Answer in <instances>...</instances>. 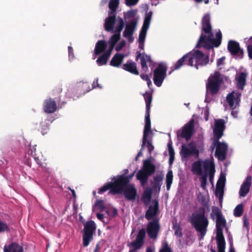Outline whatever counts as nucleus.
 I'll return each instance as SVG.
<instances>
[{
	"instance_id": "f257e3e1",
	"label": "nucleus",
	"mask_w": 252,
	"mask_h": 252,
	"mask_svg": "<svg viewBox=\"0 0 252 252\" xmlns=\"http://www.w3.org/2000/svg\"><path fill=\"white\" fill-rule=\"evenodd\" d=\"M189 222L194 227L196 231L199 233V240L203 239L209 225V220L205 216V210L200 208L198 210L192 213L189 218Z\"/></svg>"
},
{
	"instance_id": "f03ea898",
	"label": "nucleus",
	"mask_w": 252,
	"mask_h": 252,
	"mask_svg": "<svg viewBox=\"0 0 252 252\" xmlns=\"http://www.w3.org/2000/svg\"><path fill=\"white\" fill-rule=\"evenodd\" d=\"M199 159L192 164L191 171L193 175L200 176V186L203 189H205L207 184L208 170L214 163L213 161L214 158H210L211 160Z\"/></svg>"
},
{
	"instance_id": "7ed1b4c3",
	"label": "nucleus",
	"mask_w": 252,
	"mask_h": 252,
	"mask_svg": "<svg viewBox=\"0 0 252 252\" xmlns=\"http://www.w3.org/2000/svg\"><path fill=\"white\" fill-rule=\"evenodd\" d=\"M145 122V123L143 131L141 148L135 158L142 157V152L146 148L147 149V152L148 153V155L147 156V158H152L151 153L154 149V146L152 144V137H151L150 139H148L150 134L152 135L153 134L151 127V122L150 120V111L146 110Z\"/></svg>"
},
{
	"instance_id": "20e7f679",
	"label": "nucleus",
	"mask_w": 252,
	"mask_h": 252,
	"mask_svg": "<svg viewBox=\"0 0 252 252\" xmlns=\"http://www.w3.org/2000/svg\"><path fill=\"white\" fill-rule=\"evenodd\" d=\"M223 82V79L221 73L218 71H215L208 78L206 84V94L212 96L217 94Z\"/></svg>"
},
{
	"instance_id": "39448f33",
	"label": "nucleus",
	"mask_w": 252,
	"mask_h": 252,
	"mask_svg": "<svg viewBox=\"0 0 252 252\" xmlns=\"http://www.w3.org/2000/svg\"><path fill=\"white\" fill-rule=\"evenodd\" d=\"M213 33L211 35L201 33L198 42L196 45V48L203 47L206 49H213V47H218L221 44L222 34L220 31L216 33V38H213Z\"/></svg>"
},
{
	"instance_id": "423d86ee",
	"label": "nucleus",
	"mask_w": 252,
	"mask_h": 252,
	"mask_svg": "<svg viewBox=\"0 0 252 252\" xmlns=\"http://www.w3.org/2000/svg\"><path fill=\"white\" fill-rule=\"evenodd\" d=\"M188 58V65L194 66L197 69L199 67L206 65L209 62V57L200 50H196L187 54Z\"/></svg>"
},
{
	"instance_id": "0eeeda50",
	"label": "nucleus",
	"mask_w": 252,
	"mask_h": 252,
	"mask_svg": "<svg viewBox=\"0 0 252 252\" xmlns=\"http://www.w3.org/2000/svg\"><path fill=\"white\" fill-rule=\"evenodd\" d=\"M213 214L216 217V241L217 242H225L222 227L226 225V220L222 216L221 211L218 208L213 210L211 214L212 217Z\"/></svg>"
},
{
	"instance_id": "6e6552de",
	"label": "nucleus",
	"mask_w": 252,
	"mask_h": 252,
	"mask_svg": "<svg viewBox=\"0 0 252 252\" xmlns=\"http://www.w3.org/2000/svg\"><path fill=\"white\" fill-rule=\"evenodd\" d=\"M96 229V226L93 220L87 221L84 224V227L83 229V246L87 247L90 242L93 239V234Z\"/></svg>"
},
{
	"instance_id": "1a4fd4ad",
	"label": "nucleus",
	"mask_w": 252,
	"mask_h": 252,
	"mask_svg": "<svg viewBox=\"0 0 252 252\" xmlns=\"http://www.w3.org/2000/svg\"><path fill=\"white\" fill-rule=\"evenodd\" d=\"M112 182L113 188L109 191V193L116 194L123 192L125 187L129 185L128 179L125 178L124 175H119L117 178L114 177Z\"/></svg>"
},
{
	"instance_id": "9d476101",
	"label": "nucleus",
	"mask_w": 252,
	"mask_h": 252,
	"mask_svg": "<svg viewBox=\"0 0 252 252\" xmlns=\"http://www.w3.org/2000/svg\"><path fill=\"white\" fill-rule=\"evenodd\" d=\"M146 236V231L144 228L141 229L138 232L136 239L127 244V246L132 248L128 252H136L144 244V239Z\"/></svg>"
},
{
	"instance_id": "9b49d317",
	"label": "nucleus",
	"mask_w": 252,
	"mask_h": 252,
	"mask_svg": "<svg viewBox=\"0 0 252 252\" xmlns=\"http://www.w3.org/2000/svg\"><path fill=\"white\" fill-rule=\"evenodd\" d=\"M194 130V120L191 119L182 127L181 132L180 131L177 132V137L184 138L187 141H188L192 137Z\"/></svg>"
},
{
	"instance_id": "f8f14e48",
	"label": "nucleus",
	"mask_w": 252,
	"mask_h": 252,
	"mask_svg": "<svg viewBox=\"0 0 252 252\" xmlns=\"http://www.w3.org/2000/svg\"><path fill=\"white\" fill-rule=\"evenodd\" d=\"M167 68L162 63H159L154 71V82L157 87H160L166 76Z\"/></svg>"
},
{
	"instance_id": "ddd939ff",
	"label": "nucleus",
	"mask_w": 252,
	"mask_h": 252,
	"mask_svg": "<svg viewBox=\"0 0 252 252\" xmlns=\"http://www.w3.org/2000/svg\"><path fill=\"white\" fill-rule=\"evenodd\" d=\"M216 148L215 156L216 158H226V153L228 151V145L225 142H221L219 140L213 139V143L212 149L213 150Z\"/></svg>"
},
{
	"instance_id": "4468645a",
	"label": "nucleus",
	"mask_w": 252,
	"mask_h": 252,
	"mask_svg": "<svg viewBox=\"0 0 252 252\" xmlns=\"http://www.w3.org/2000/svg\"><path fill=\"white\" fill-rule=\"evenodd\" d=\"M181 148V154L182 158H187L191 156L198 158L199 152L194 142H191L187 145L183 144Z\"/></svg>"
},
{
	"instance_id": "2eb2a0df",
	"label": "nucleus",
	"mask_w": 252,
	"mask_h": 252,
	"mask_svg": "<svg viewBox=\"0 0 252 252\" xmlns=\"http://www.w3.org/2000/svg\"><path fill=\"white\" fill-rule=\"evenodd\" d=\"M160 229L158 219L156 218L149 222L147 226V232L149 237L153 239H157Z\"/></svg>"
},
{
	"instance_id": "dca6fc26",
	"label": "nucleus",
	"mask_w": 252,
	"mask_h": 252,
	"mask_svg": "<svg viewBox=\"0 0 252 252\" xmlns=\"http://www.w3.org/2000/svg\"><path fill=\"white\" fill-rule=\"evenodd\" d=\"M227 49L232 56H237L241 59L243 58V50L241 48L238 42L234 40L229 41L227 44Z\"/></svg>"
},
{
	"instance_id": "f3484780",
	"label": "nucleus",
	"mask_w": 252,
	"mask_h": 252,
	"mask_svg": "<svg viewBox=\"0 0 252 252\" xmlns=\"http://www.w3.org/2000/svg\"><path fill=\"white\" fill-rule=\"evenodd\" d=\"M225 129V121L223 119H219L215 120L214 127L213 128L214 135L213 139L219 140L221 138Z\"/></svg>"
},
{
	"instance_id": "a211bd4d",
	"label": "nucleus",
	"mask_w": 252,
	"mask_h": 252,
	"mask_svg": "<svg viewBox=\"0 0 252 252\" xmlns=\"http://www.w3.org/2000/svg\"><path fill=\"white\" fill-rule=\"evenodd\" d=\"M201 33H205L207 35V36L211 35L213 33L209 14H206L203 16L201 21Z\"/></svg>"
},
{
	"instance_id": "6ab92c4d",
	"label": "nucleus",
	"mask_w": 252,
	"mask_h": 252,
	"mask_svg": "<svg viewBox=\"0 0 252 252\" xmlns=\"http://www.w3.org/2000/svg\"><path fill=\"white\" fill-rule=\"evenodd\" d=\"M225 182V177L224 175H220L215 190V195L216 196H219L220 201L221 202L223 194H224V187Z\"/></svg>"
},
{
	"instance_id": "aec40b11",
	"label": "nucleus",
	"mask_w": 252,
	"mask_h": 252,
	"mask_svg": "<svg viewBox=\"0 0 252 252\" xmlns=\"http://www.w3.org/2000/svg\"><path fill=\"white\" fill-rule=\"evenodd\" d=\"M158 202L156 200L154 205L149 206L145 215V218L148 220H153L154 219H156L157 218L155 217L158 215Z\"/></svg>"
},
{
	"instance_id": "412c9836",
	"label": "nucleus",
	"mask_w": 252,
	"mask_h": 252,
	"mask_svg": "<svg viewBox=\"0 0 252 252\" xmlns=\"http://www.w3.org/2000/svg\"><path fill=\"white\" fill-rule=\"evenodd\" d=\"M125 198L129 201H133L135 199L137 195V190L134 185L129 184L125 187L123 190Z\"/></svg>"
},
{
	"instance_id": "4be33fe9",
	"label": "nucleus",
	"mask_w": 252,
	"mask_h": 252,
	"mask_svg": "<svg viewBox=\"0 0 252 252\" xmlns=\"http://www.w3.org/2000/svg\"><path fill=\"white\" fill-rule=\"evenodd\" d=\"M140 59V63L142 69L145 72H147L148 70V67L147 65V63H152V61L150 55L145 54V53L142 54L140 51L136 52V60Z\"/></svg>"
},
{
	"instance_id": "5701e85b",
	"label": "nucleus",
	"mask_w": 252,
	"mask_h": 252,
	"mask_svg": "<svg viewBox=\"0 0 252 252\" xmlns=\"http://www.w3.org/2000/svg\"><path fill=\"white\" fill-rule=\"evenodd\" d=\"M57 104L56 101L51 98L44 100L43 108L45 112L47 114L54 113L57 110Z\"/></svg>"
},
{
	"instance_id": "b1692460",
	"label": "nucleus",
	"mask_w": 252,
	"mask_h": 252,
	"mask_svg": "<svg viewBox=\"0 0 252 252\" xmlns=\"http://www.w3.org/2000/svg\"><path fill=\"white\" fill-rule=\"evenodd\" d=\"M252 185V177L248 176L246 180L242 184L239 194L240 197H245L249 192L250 189Z\"/></svg>"
},
{
	"instance_id": "393cba45",
	"label": "nucleus",
	"mask_w": 252,
	"mask_h": 252,
	"mask_svg": "<svg viewBox=\"0 0 252 252\" xmlns=\"http://www.w3.org/2000/svg\"><path fill=\"white\" fill-rule=\"evenodd\" d=\"M122 68L132 74L135 75H139V71L137 68L136 63L131 60H128L126 63L123 64Z\"/></svg>"
},
{
	"instance_id": "a878e982",
	"label": "nucleus",
	"mask_w": 252,
	"mask_h": 252,
	"mask_svg": "<svg viewBox=\"0 0 252 252\" xmlns=\"http://www.w3.org/2000/svg\"><path fill=\"white\" fill-rule=\"evenodd\" d=\"M247 74L245 72H241L235 77L236 81V87L238 89L243 90L246 84V79Z\"/></svg>"
},
{
	"instance_id": "bb28decb",
	"label": "nucleus",
	"mask_w": 252,
	"mask_h": 252,
	"mask_svg": "<svg viewBox=\"0 0 252 252\" xmlns=\"http://www.w3.org/2000/svg\"><path fill=\"white\" fill-rule=\"evenodd\" d=\"M116 23V15H111L109 14V16L105 19L104 23V29L107 32H113L114 27Z\"/></svg>"
},
{
	"instance_id": "cd10ccee",
	"label": "nucleus",
	"mask_w": 252,
	"mask_h": 252,
	"mask_svg": "<svg viewBox=\"0 0 252 252\" xmlns=\"http://www.w3.org/2000/svg\"><path fill=\"white\" fill-rule=\"evenodd\" d=\"M142 168L149 176H152L156 170L155 165L151 162L149 158L144 161Z\"/></svg>"
},
{
	"instance_id": "c85d7f7f",
	"label": "nucleus",
	"mask_w": 252,
	"mask_h": 252,
	"mask_svg": "<svg viewBox=\"0 0 252 252\" xmlns=\"http://www.w3.org/2000/svg\"><path fill=\"white\" fill-rule=\"evenodd\" d=\"M137 25V21L135 19L131 20L126 26L123 35L133 34Z\"/></svg>"
},
{
	"instance_id": "c756f323",
	"label": "nucleus",
	"mask_w": 252,
	"mask_h": 252,
	"mask_svg": "<svg viewBox=\"0 0 252 252\" xmlns=\"http://www.w3.org/2000/svg\"><path fill=\"white\" fill-rule=\"evenodd\" d=\"M125 57V56L123 54L116 53L110 61V65L116 67H120L123 63Z\"/></svg>"
},
{
	"instance_id": "7c9ffc66",
	"label": "nucleus",
	"mask_w": 252,
	"mask_h": 252,
	"mask_svg": "<svg viewBox=\"0 0 252 252\" xmlns=\"http://www.w3.org/2000/svg\"><path fill=\"white\" fill-rule=\"evenodd\" d=\"M107 44L105 40H100L96 43L94 48V54L96 55H100L107 48Z\"/></svg>"
},
{
	"instance_id": "2f4dec72",
	"label": "nucleus",
	"mask_w": 252,
	"mask_h": 252,
	"mask_svg": "<svg viewBox=\"0 0 252 252\" xmlns=\"http://www.w3.org/2000/svg\"><path fill=\"white\" fill-rule=\"evenodd\" d=\"M3 251L4 252H23V248L20 245L13 243L8 246H5Z\"/></svg>"
},
{
	"instance_id": "473e14b6",
	"label": "nucleus",
	"mask_w": 252,
	"mask_h": 252,
	"mask_svg": "<svg viewBox=\"0 0 252 252\" xmlns=\"http://www.w3.org/2000/svg\"><path fill=\"white\" fill-rule=\"evenodd\" d=\"M136 177V179L140 181L141 185L144 186L147 183L150 176L142 168L137 172Z\"/></svg>"
},
{
	"instance_id": "72a5a7b5",
	"label": "nucleus",
	"mask_w": 252,
	"mask_h": 252,
	"mask_svg": "<svg viewBox=\"0 0 252 252\" xmlns=\"http://www.w3.org/2000/svg\"><path fill=\"white\" fill-rule=\"evenodd\" d=\"M162 179L163 178L161 175H157L154 176L153 180L151 181L153 188L154 189L158 190V191H160L161 185V183Z\"/></svg>"
},
{
	"instance_id": "f704fd0d",
	"label": "nucleus",
	"mask_w": 252,
	"mask_h": 252,
	"mask_svg": "<svg viewBox=\"0 0 252 252\" xmlns=\"http://www.w3.org/2000/svg\"><path fill=\"white\" fill-rule=\"evenodd\" d=\"M240 95V94L235 93L234 92L229 93L227 95L226 99L230 107L232 108L234 106L235 101H237Z\"/></svg>"
},
{
	"instance_id": "c9c22d12",
	"label": "nucleus",
	"mask_w": 252,
	"mask_h": 252,
	"mask_svg": "<svg viewBox=\"0 0 252 252\" xmlns=\"http://www.w3.org/2000/svg\"><path fill=\"white\" fill-rule=\"evenodd\" d=\"M152 189L151 188H147L143 194V202L145 205H148L152 199Z\"/></svg>"
},
{
	"instance_id": "e433bc0d",
	"label": "nucleus",
	"mask_w": 252,
	"mask_h": 252,
	"mask_svg": "<svg viewBox=\"0 0 252 252\" xmlns=\"http://www.w3.org/2000/svg\"><path fill=\"white\" fill-rule=\"evenodd\" d=\"M184 65H188V58L187 54L176 62L174 65V69H179Z\"/></svg>"
},
{
	"instance_id": "4c0bfd02",
	"label": "nucleus",
	"mask_w": 252,
	"mask_h": 252,
	"mask_svg": "<svg viewBox=\"0 0 252 252\" xmlns=\"http://www.w3.org/2000/svg\"><path fill=\"white\" fill-rule=\"evenodd\" d=\"M144 96L146 103V109L150 111L151 104L153 99L152 94L150 93L146 92Z\"/></svg>"
},
{
	"instance_id": "58836bf2",
	"label": "nucleus",
	"mask_w": 252,
	"mask_h": 252,
	"mask_svg": "<svg viewBox=\"0 0 252 252\" xmlns=\"http://www.w3.org/2000/svg\"><path fill=\"white\" fill-rule=\"evenodd\" d=\"M118 18L119 24L117 26L115 30H113V32H112L121 36V32H122L125 26V22L122 18L119 17Z\"/></svg>"
},
{
	"instance_id": "ea45409f",
	"label": "nucleus",
	"mask_w": 252,
	"mask_h": 252,
	"mask_svg": "<svg viewBox=\"0 0 252 252\" xmlns=\"http://www.w3.org/2000/svg\"><path fill=\"white\" fill-rule=\"evenodd\" d=\"M173 177L172 171L171 170L168 171L166 176V184L167 190L170 189L171 184H172Z\"/></svg>"
},
{
	"instance_id": "a19ab883",
	"label": "nucleus",
	"mask_w": 252,
	"mask_h": 252,
	"mask_svg": "<svg viewBox=\"0 0 252 252\" xmlns=\"http://www.w3.org/2000/svg\"><path fill=\"white\" fill-rule=\"evenodd\" d=\"M119 0H110L109 2V8L111 11L109 12V14H111L115 12L118 7Z\"/></svg>"
},
{
	"instance_id": "79ce46f5",
	"label": "nucleus",
	"mask_w": 252,
	"mask_h": 252,
	"mask_svg": "<svg viewBox=\"0 0 252 252\" xmlns=\"http://www.w3.org/2000/svg\"><path fill=\"white\" fill-rule=\"evenodd\" d=\"M109 57L103 53L96 60V63L98 65L101 66L106 64Z\"/></svg>"
},
{
	"instance_id": "37998d69",
	"label": "nucleus",
	"mask_w": 252,
	"mask_h": 252,
	"mask_svg": "<svg viewBox=\"0 0 252 252\" xmlns=\"http://www.w3.org/2000/svg\"><path fill=\"white\" fill-rule=\"evenodd\" d=\"M152 15V12H151V11L149 12L146 15V16L144 19V23H143L142 29L148 30V29L149 27V26H150Z\"/></svg>"
},
{
	"instance_id": "c03bdc74",
	"label": "nucleus",
	"mask_w": 252,
	"mask_h": 252,
	"mask_svg": "<svg viewBox=\"0 0 252 252\" xmlns=\"http://www.w3.org/2000/svg\"><path fill=\"white\" fill-rule=\"evenodd\" d=\"M244 212L243 205L242 204H238L234 210V216L236 217H241Z\"/></svg>"
},
{
	"instance_id": "a18cd8bd",
	"label": "nucleus",
	"mask_w": 252,
	"mask_h": 252,
	"mask_svg": "<svg viewBox=\"0 0 252 252\" xmlns=\"http://www.w3.org/2000/svg\"><path fill=\"white\" fill-rule=\"evenodd\" d=\"M41 126V132L43 135L47 134L49 129V121L46 120L40 123Z\"/></svg>"
},
{
	"instance_id": "49530a36",
	"label": "nucleus",
	"mask_w": 252,
	"mask_h": 252,
	"mask_svg": "<svg viewBox=\"0 0 252 252\" xmlns=\"http://www.w3.org/2000/svg\"><path fill=\"white\" fill-rule=\"evenodd\" d=\"M113 188L112 182H107L104 186H103L101 188H100L98 191V193L99 194H102L104 192L106 191L108 189L110 190Z\"/></svg>"
},
{
	"instance_id": "de8ad7c7",
	"label": "nucleus",
	"mask_w": 252,
	"mask_h": 252,
	"mask_svg": "<svg viewBox=\"0 0 252 252\" xmlns=\"http://www.w3.org/2000/svg\"><path fill=\"white\" fill-rule=\"evenodd\" d=\"M120 38H121L120 35L114 33L110 38V39L108 41L109 44L112 45H113L115 46L116 44L120 39Z\"/></svg>"
},
{
	"instance_id": "09e8293b",
	"label": "nucleus",
	"mask_w": 252,
	"mask_h": 252,
	"mask_svg": "<svg viewBox=\"0 0 252 252\" xmlns=\"http://www.w3.org/2000/svg\"><path fill=\"white\" fill-rule=\"evenodd\" d=\"M173 229L174 230V234L177 237L179 238L182 237V229L180 225L175 224L173 225Z\"/></svg>"
},
{
	"instance_id": "8fccbe9b",
	"label": "nucleus",
	"mask_w": 252,
	"mask_h": 252,
	"mask_svg": "<svg viewBox=\"0 0 252 252\" xmlns=\"http://www.w3.org/2000/svg\"><path fill=\"white\" fill-rule=\"evenodd\" d=\"M215 173V165L214 163L211 167L208 170V176H209V180L211 183H213V180Z\"/></svg>"
},
{
	"instance_id": "3c124183",
	"label": "nucleus",
	"mask_w": 252,
	"mask_h": 252,
	"mask_svg": "<svg viewBox=\"0 0 252 252\" xmlns=\"http://www.w3.org/2000/svg\"><path fill=\"white\" fill-rule=\"evenodd\" d=\"M95 206L97 207V209L100 212H103L105 209V207L104 204V202L102 200H96L95 203Z\"/></svg>"
},
{
	"instance_id": "603ef678",
	"label": "nucleus",
	"mask_w": 252,
	"mask_h": 252,
	"mask_svg": "<svg viewBox=\"0 0 252 252\" xmlns=\"http://www.w3.org/2000/svg\"><path fill=\"white\" fill-rule=\"evenodd\" d=\"M147 30L145 29H142L140 30L139 37H138V41L140 42H144L147 34Z\"/></svg>"
},
{
	"instance_id": "864d4df0",
	"label": "nucleus",
	"mask_w": 252,
	"mask_h": 252,
	"mask_svg": "<svg viewBox=\"0 0 252 252\" xmlns=\"http://www.w3.org/2000/svg\"><path fill=\"white\" fill-rule=\"evenodd\" d=\"M28 157L27 155L25 156V158H30V156L31 158H38L37 156V154L36 153V149L34 147H32V149H30L29 150L28 153Z\"/></svg>"
},
{
	"instance_id": "5fc2aeb1",
	"label": "nucleus",
	"mask_w": 252,
	"mask_h": 252,
	"mask_svg": "<svg viewBox=\"0 0 252 252\" xmlns=\"http://www.w3.org/2000/svg\"><path fill=\"white\" fill-rule=\"evenodd\" d=\"M159 252H172V250L166 241L162 244Z\"/></svg>"
},
{
	"instance_id": "6e6d98bb",
	"label": "nucleus",
	"mask_w": 252,
	"mask_h": 252,
	"mask_svg": "<svg viewBox=\"0 0 252 252\" xmlns=\"http://www.w3.org/2000/svg\"><path fill=\"white\" fill-rule=\"evenodd\" d=\"M218 252H225V242H217Z\"/></svg>"
},
{
	"instance_id": "4d7b16f0",
	"label": "nucleus",
	"mask_w": 252,
	"mask_h": 252,
	"mask_svg": "<svg viewBox=\"0 0 252 252\" xmlns=\"http://www.w3.org/2000/svg\"><path fill=\"white\" fill-rule=\"evenodd\" d=\"M168 153L169 155V158H174L175 153L174 149L172 146V144L169 142L168 143Z\"/></svg>"
},
{
	"instance_id": "13d9d810",
	"label": "nucleus",
	"mask_w": 252,
	"mask_h": 252,
	"mask_svg": "<svg viewBox=\"0 0 252 252\" xmlns=\"http://www.w3.org/2000/svg\"><path fill=\"white\" fill-rule=\"evenodd\" d=\"M8 226L7 225L3 222L0 220V232H3L5 231H8Z\"/></svg>"
},
{
	"instance_id": "bf43d9fd",
	"label": "nucleus",
	"mask_w": 252,
	"mask_h": 252,
	"mask_svg": "<svg viewBox=\"0 0 252 252\" xmlns=\"http://www.w3.org/2000/svg\"><path fill=\"white\" fill-rule=\"evenodd\" d=\"M243 226L246 227L247 229L249 228V220L247 215L243 216Z\"/></svg>"
},
{
	"instance_id": "052dcab7",
	"label": "nucleus",
	"mask_w": 252,
	"mask_h": 252,
	"mask_svg": "<svg viewBox=\"0 0 252 252\" xmlns=\"http://www.w3.org/2000/svg\"><path fill=\"white\" fill-rule=\"evenodd\" d=\"M126 45V41L124 40H122L118 45L115 48V50L117 51H120L121 50L123 49V48Z\"/></svg>"
},
{
	"instance_id": "680f3d73",
	"label": "nucleus",
	"mask_w": 252,
	"mask_h": 252,
	"mask_svg": "<svg viewBox=\"0 0 252 252\" xmlns=\"http://www.w3.org/2000/svg\"><path fill=\"white\" fill-rule=\"evenodd\" d=\"M139 0H126V4L127 6H133L137 4Z\"/></svg>"
},
{
	"instance_id": "e2e57ef3",
	"label": "nucleus",
	"mask_w": 252,
	"mask_h": 252,
	"mask_svg": "<svg viewBox=\"0 0 252 252\" xmlns=\"http://www.w3.org/2000/svg\"><path fill=\"white\" fill-rule=\"evenodd\" d=\"M114 46L113 45H109V49L108 50H107L105 52H104V53L108 57H110L111 54V53H112V51H113L114 48Z\"/></svg>"
},
{
	"instance_id": "0e129e2a",
	"label": "nucleus",
	"mask_w": 252,
	"mask_h": 252,
	"mask_svg": "<svg viewBox=\"0 0 252 252\" xmlns=\"http://www.w3.org/2000/svg\"><path fill=\"white\" fill-rule=\"evenodd\" d=\"M247 51L249 58L252 59V45L248 44L247 45Z\"/></svg>"
},
{
	"instance_id": "69168bd1",
	"label": "nucleus",
	"mask_w": 252,
	"mask_h": 252,
	"mask_svg": "<svg viewBox=\"0 0 252 252\" xmlns=\"http://www.w3.org/2000/svg\"><path fill=\"white\" fill-rule=\"evenodd\" d=\"M98 78H96L95 79V80L94 81L93 83V88H96V87H98L100 89L102 88V86H101L98 83Z\"/></svg>"
},
{
	"instance_id": "338daca9",
	"label": "nucleus",
	"mask_w": 252,
	"mask_h": 252,
	"mask_svg": "<svg viewBox=\"0 0 252 252\" xmlns=\"http://www.w3.org/2000/svg\"><path fill=\"white\" fill-rule=\"evenodd\" d=\"M225 59V57H222L219 59H218L217 62V66H220V65L224 64V61Z\"/></svg>"
},
{
	"instance_id": "774afa93",
	"label": "nucleus",
	"mask_w": 252,
	"mask_h": 252,
	"mask_svg": "<svg viewBox=\"0 0 252 252\" xmlns=\"http://www.w3.org/2000/svg\"><path fill=\"white\" fill-rule=\"evenodd\" d=\"M132 35H133V34H130V35L127 34V35H124L123 36L124 37L126 38L130 43H131L134 40V38L132 36Z\"/></svg>"
}]
</instances>
